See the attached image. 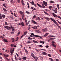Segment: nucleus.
<instances>
[{
	"mask_svg": "<svg viewBox=\"0 0 61 61\" xmlns=\"http://www.w3.org/2000/svg\"><path fill=\"white\" fill-rule=\"evenodd\" d=\"M27 34V31H25L24 32V35H26Z\"/></svg>",
	"mask_w": 61,
	"mask_h": 61,
	"instance_id": "e433bc0d",
	"label": "nucleus"
},
{
	"mask_svg": "<svg viewBox=\"0 0 61 61\" xmlns=\"http://www.w3.org/2000/svg\"><path fill=\"white\" fill-rule=\"evenodd\" d=\"M54 23L56 25L57 24V22H56V21H55V22H54Z\"/></svg>",
	"mask_w": 61,
	"mask_h": 61,
	"instance_id": "69168bd1",
	"label": "nucleus"
},
{
	"mask_svg": "<svg viewBox=\"0 0 61 61\" xmlns=\"http://www.w3.org/2000/svg\"><path fill=\"white\" fill-rule=\"evenodd\" d=\"M43 5H45V6H47V2L43 1Z\"/></svg>",
	"mask_w": 61,
	"mask_h": 61,
	"instance_id": "20e7f679",
	"label": "nucleus"
},
{
	"mask_svg": "<svg viewBox=\"0 0 61 61\" xmlns=\"http://www.w3.org/2000/svg\"><path fill=\"white\" fill-rule=\"evenodd\" d=\"M56 25H57V26H58H58H59V25H59L58 23H57Z\"/></svg>",
	"mask_w": 61,
	"mask_h": 61,
	"instance_id": "6e6d98bb",
	"label": "nucleus"
},
{
	"mask_svg": "<svg viewBox=\"0 0 61 61\" xmlns=\"http://www.w3.org/2000/svg\"><path fill=\"white\" fill-rule=\"evenodd\" d=\"M39 42L40 43H41V44H45V42H44L42 41H40Z\"/></svg>",
	"mask_w": 61,
	"mask_h": 61,
	"instance_id": "dca6fc26",
	"label": "nucleus"
},
{
	"mask_svg": "<svg viewBox=\"0 0 61 61\" xmlns=\"http://www.w3.org/2000/svg\"><path fill=\"white\" fill-rule=\"evenodd\" d=\"M37 20H41V19H40V18H39V17H38L37 18Z\"/></svg>",
	"mask_w": 61,
	"mask_h": 61,
	"instance_id": "cd10ccee",
	"label": "nucleus"
},
{
	"mask_svg": "<svg viewBox=\"0 0 61 61\" xmlns=\"http://www.w3.org/2000/svg\"><path fill=\"white\" fill-rule=\"evenodd\" d=\"M18 59H19L20 60L21 59V58H20V57H18Z\"/></svg>",
	"mask_w": 61,
	"mask_h": 61,
	"instance_id": "0e129e2a",
	"label": "nucleus"
},
{
	"mask_svg": "<svg viewBox=\"0 0 61 61\" xmlns=\"http://www.w3.org/2000/svg\"><path fill=\"white\" fill-rule=\"evenodd\" d=\"M52 6H50L49 7V9H50V10H51V8H52Z\"/></svg>",
	"mask_w": 61,
	"mask_h": 61,
	"instance_id": "4c0bfd02",
	"label": "nucleus"
},
{
	"mask_svg": "<svg viewBox=\"0 0 61 61\" xmlns=\"http://www.w3.org/2000/svg\"><path fill=\"white\" fill-rule=\"evenodd\" d=\"M47 20H48V21H50V19L48 18H47Z\"/></svg>",
	"mask_w": 61,
	"mask_h": 61,
	"instance_id": "680f3d73",
	"label": "nucleus"
},
{
	"mask_svg": "<svg viewBox=\"0 0 61 61\" xmlns=\"http://www.w3.org/2000/svg\"><path fill=\"white\" fill-rule=\"evenodd\" d=\"M16 55L18 57L19 56V55H18L17 53H16Z\"/></svg>",
	"mask_w": 61,
	"mask_h": 61,
	"instance_id": "a18cd8bd",
	"label": "nucleus"
},
{
	"mask_svg": "<svg viewBox=\"0 0 61 61\" xmlns=\"http://www.w3.org/2000/svg\"><path fill=\"white\" fill-rule=\"evenodd\" d=\"M44 18H45V19H46V20H47V18H48V17H46L44 16Z\"/></svg>",
	"mask_w": 61,
	"mask_h": 61,
	"instance_id": "603ef678",
	"label": "nucleus"
},
{
	"mask_svg": "<svg viewBox=\"0 0 61 61\" xmlns=\"http://www.w3.org/2000/svg\"><path fill=\"white\" fill-rule=\"evenodd\" d=\"M18 39H19V38H18V37L15 40V41L16 42V41H18Z\"/></svg>",
	"mask_w": 61,
	"mask_h": 61,
	"instance_id": "c9c22d12",
	"label": "nucleus"
},
{
	"mask_svg": "<svg viewBox=\"0 0 61 61\" xmlns=\"http://www.w3.org/2000/svg\"><path fill=\"white\" fill-rule=\"evenodd\" d=\"M31 43H32V41H28L27 42V43H28V44H30Z\"/></svg>",
	"mask_w": 61,
	"mask_h": 61,
	"instance_id": "2f4dec72",
	"label": "nucleus"
},
{
	"mask_svg": "<svg viewBox=\"0 0 61 61\" xmlns=\"http://www.w3.org/2000/svg\"><path fill=\"white\" fill-rule=\"evenodd\" d=\"M4 27L6 29H8L9 27L7 26H4Z\"/></svg>",
	"mask_w": 61,
	"mask_h": 61,
	"instance_id": "7c9ffc66",
	"label": "nucleus"
},
{
	"mask_svg": "<svg viewBox=\"0 0 61 61\" xmlns=\"http://www.w3.org/2000/svg\"><path fill=\"white\" fill-rule=\"evenodd\" d=\"M32 23L33 24H35V25H37V24H38V23H37L36 22L33 20H32Z\"/></svg>",
	"mask_w": 61,
	"mask_h": 61,
	"instance_id": "39448f33",
	"label": "nucleus"
},
{
	"mask_svg": "<svg viewBox=\"0 0 61 61\" xmlns=\"http://www.w3.org/2000/svg\"><path fill=\"white\" fill-rule=\"evenodd\" d=\"M49 34V33H47L45 34L44 35V36L45 37H46V36H47Z\"/></svg>",
	"mask_w": 61,
	"mask_h": 61,
	"instance_id": "ddd939ff",
	"label": "nucleus"
},
{
	"mask_svg": "<svg viewBox=\"0 0 61 61\" xmlns=\"http://www.w3.org/2000/svg\"><path fill=\"white\" fill-rule=\"evenodd\" d=\"M3 9L4 11V12H6L7 11L6 10V9H5V8H3Z\"/></svg>",
	"mask_w": 61,
	"mask_h": 61,
	"instance_id": "a878e982",
	"label": "nucleus"
},
{
	"mask_svg": "<svg viewBox=\"0 0 61 61\" xmlns=\"http://www.w3.org/2000/svg\"><path fill=\"white\" fill-rule=\"evenodd\" d=\"M2 17H3V18H5V16L4 15H2Z\"/></svg>",
	"mask_w": 61,
	"mask_h": 61,
	"instance_id": "c85d7f7f",
	"label": "nucleus"
},
{
	"mask_svg": "<svg viewBox=\"0 0 61 61\" xmlns=\"http://www.w3.org/2000/svg\"><path fill=\"white\" fill-rule=\"evenodd\" d=\"M18 25H21L22 26H24V23L23 22H22L21 23H19Z\"/></svg>",
	"mask_w": 61,
	"mask_h": 61,
	"instance_id": "6e6552de",
	"label": "nucleus"
},
{
	"mask_svg": "<svg viewBox=\"0 0 61 61\" xmlns=\"http://www.w3.org/2000/svg\"><path fill=\"white\" fill-rule=\"evenodd\" d=\"M22 18L23 20H25V15L24 14L22 15Z\"/></svg>",
	"mask_w": 61,
	"mask_h": 61,
	"instance_id": "a211bd4d",
	"label": "nucleus"
},
{
	"mask_svg": "<svg viewBox=\"0 0 61 61\" xmlns=\"http://www.w3.org/2000/svg\"><path fill=\"white\" fill-rule=\"evenodd\" d=\"M51 46H54V47H56V46L54 44H51Z\"/></svg>",
	"mask_w": 61,
	"mask_h": 61,
	"instance_id": "412c9836",
	"label": "nucleus"
},
{
	"mask_svg": "<svg viewBox=\"0 0 61 61\" xmlns=\"http://www.w3.org/2000/svg\"><path fill=\"white\" fill-rule=\"evenodd\" d=\"M27 5H28V6H29V4L28 3V2H27Z\"/></svg>",
	"mask_w": 61,
	"mask_h": 61,
	"instance_id": "e2e57ef3",
	"label": "nucleus"
},
{
	"mask_svg": "<svg viewBox=\"0 0 61 61\" xmlns=\"http://www.w3.org/2000/svg\"><path fill=\"white\" fill-rule=\"evenodd\" d=\"M15 59L16 61H17V60H18L17 59H16V57H15Z\"/></svg>",
	"mask_w": 61,
	"mask_h": 61,
	"instance_id": "4d7b16f0",
	"label": "nucleus"
},
{
	"mask_svg": "<svg viewBox=\"0 0 61 61\" xmlns=\"http://www.w3.org/2000/svg\"><path fill=\"white\" fill-rule=\"evenodd\" d=\"M4 56H5V57H8V56H9L8 55H6V54H3Z\"/></svg>",
	"mask_w": 61,
	"mask_h": 61,
	"instance_id": "2eb2a0df",
	"label": "nucleus"
},
{
	"mask_svg": "<svg viewBox=\"0 0 61 61\" xmlns=\"http://www.w3.org/2000/svg\"><path fill=\"white\" fill-rule=\"evenodd\" d=\"M32 41H33V42H34V43H38V42H37V41H34V40H32Z\"/></svg>",
	"mask_w": 61,
	"mask_h": 61,
	"instance_id": "4be33fe9",
	"label": "nucleus"
},
{
	"mask_svg": "<svg viewBox=\"0 0 61 61\" xmlns=\"http://www.w3.org/2000/svg\"><path fill=\"white\" fill-rule=\"evenodd\" d=\"M31 36H33L34 37H40V38H42V37L40 36H38V35H34V34L33 33H31Z\"/></svg>",
	"mask_w": 61,
	"mask_h": 61,
	"instance_id": "f03ea898",
	"label": "nucleus"
},
{
	"mask_svg": "<svg viewBox=\"0 0 61 61\" xmlns=\"http://www.w3.org/2000/svg\"><path fill=\"white\" fill-rule=\"evenodd\" d=\"M32 28H33V29H36V26H34V27H32Z\"/></svg>",
	"mask_w": 61,
	"mask_h": 61,
	"instance_id": "864d4df0",
	"label": "nucleus"
},
{
	"mask_svg": "<svg viewBox=\"0 0 61 61\" xmlns=\"http://www.w3.org/2000/svg\"><path fill=\"white\" fill-rule=\"evenodd\" d=\"M51 43L52 44H54L55 43V42L54 41H52Z\"/></svg>",
	"mask_w": 61,
	"mask_h": 61,
	"instance_id": "13d9d810",
	"label": "nucleus"
},
{
	"mask_svg": "<svg viewBox=\"0 0 61 61\" xmlns=\"http://www.w3.org/2000/svg\"><path fill=\"white\" fill-rule=\"evenodd\" d=\"M57 21H58V24H60H60H61V23L60 22H59V21H58V20H57Z\"/></svg>",
	"mask_w": 61,
	"mask_h": 61,
	"instance_id": "09e8293b",
	"label": "nucleus"
},
{
	"mask_svg": "<svg viewBox=\"0 0 61 61\" xmlns=\"http://www.w3.org/2000/svg\"><path fill=\"white\" fill-rule=\"evenodd\" d=\"M19 13H20V15H22L23 14V13L21 11H20Z\"/></svg>",
	"mask_w": 61,
	"mask_h": 61,
	"instance_id": "5701e85b",
	"label": "nucleus"
},
{
	"mask_svg": "<svg viewBox=\"0 0 61 61\" xmlns=\"http://www.w3.org/2000/svg\"><path fill=\"white\" fill-rule=\"evenodd\" d=\"M49 19H51V20H52V21H53V20H54V19H52L51 18H50Z\"/></svg>",
	"mask_w": 61,
	"mask_h": 61,
	"instance_id": "052dcab7",
	"label": "nucleus"
},
{
	"mask_svg": "<svg viewBox=\"0 0 61 61\" xmlns=\"http://www.w3.org/2000/svg\"><path fill=\"white\" fill-rule=\"evenodd\" d=\"M21 3L22 5L24 6L25 5V3L24 2V1L23 0H21Z\"/></svg>",
	"mask_w": 61,
	"mask_h": 61,
	"instance_id": "0eeeda50",
	"label": "nucleus"
},
{
	"mask_svg": "<svg viewBox=\"0 0 61 61\" xmlns=\"http://www.w3.org/2000/svg\"><path fill=\"white\" fill-rule=\"evenodd\" d=\"M12 31L13 32H14V31H15V29L12 28Z\"/></svg>",
	"mask_w": 61,
	"mask_h": 61,
	"instance_id": "de8ad7c7",
	"label": "nucleus"
},
{
	"mask_svg": "<svg viewBox=\"0 0 61 61\" xmlns=\"http://www.w3.org/2000/svg\"><path fill=\"white\" fill-rule=\"evenodd\" d=\"M52 15L53 16H54V17H57V15L56 14H54V13H52Z\"/></svg>",
	"mask_w": 61,
	"mask_h": 61,
	"instance_id": "9b49d317",
	"label": "nucleus"
},
{
	"mask_svg": "<svg viewBox=\"0 0 61 61\" xmlns=\"http://www.w3.org/2000/svg\"><path fill=\"white\" fill-rule=\"evenodd\" d=\"M14 49H15V48H13L12 51V48L10 49V53H11V56H13V53H14Z\"/></svg>",
	"mask_w": 61,
	"mask_h": 61,
	"instance_id": "7ed1b4c3",
	"label": "nucleus"
},
{
	"mask_svg": "<svg viewBox=\"0 0 61 61\" xmlns=\"http://www.w3.org/2000/svg\"><path fill=\"white\" fill-rule=\"evenodd\" d=\"M26 14H30V12H29L28 11H26Z\"/></svg>",
	"mask_w": 61,
	"mask_h": 61,
	"instance_id": "49530a36",
	"label": "nucleus"
},
{
	"mask_svg": "<svg viewBox=\"0 0 61 61\" xmlns=\"http://www.w3.org/2000/svg\"><path fill=\"white\" fill-rule=\"evenodd\" d=\"M18 35H19V34H20V31H19L17 34Z\"/></svg>",
	"mask_w": 61,
	"mask_h": 61,
	"instance_id": "338daca9",
	"label": "nucleus"
},
{
	"mask_svg": "<svg viewBox=\"0 0 61 61\" xmlns=\"http://www.w3.org/2000/svg\"><path fill=\"white\" fill-rule=\"evenodd\" d=\"M37 5H38V6H39V7H42V6L40 5L38 3H37Z\"/></svg>",
	"mask_w": 61,
	"mask_h": 61,
	"instance_id": "6ab92c4d",
	"label": "nucleus"
},
{
	"mask_svg": "<svg viewBox=\"0 0 61 61\" xmlns=\"http://www.w3.org/2000/svg\"><path fill=\"white\" fill-rule=\"evenodd\" d=\"M50 60L51 61H54V60H53V59L50 58H49Z\"/></svg>",
	"mask_w": 61,
	"mask_h": 61,
	"instance_id": "ea45409f",
	"label": "nucleus"
},
{
	"mask_svg": "<svg viewBox=\"0 0 61 61\" xmlns=\"http://www.w3.org/2000/svg\"><path fill=\"white\" fill-rule=\"evenodd\" d=\"M48 37H55V36H53L49 35L48 36Z\"/></svg>",
	"mask_w": 61,
	"mask_h": 61,
	"instance_id": "aec40b11",
	"label": "nucleus"
},
{
	"mask_svg": "<svg viewBox=\"0 0 61 61\" xmlns=\"http://www.w3.org/2000/svg\"><path fill=\"white\" fill-rule=\"evenodd\" d=\"M39 46L40 47H43V46L42 45H40Z\"/></svg>",
	"mask_w": 61,
	"mask_h": 61,
	"instance_id": "bf43d9fd",
	"label": "nucleus"
},
{
	"mask_svg": "<svg viewBox=\"0 0 61 61\" xmlns=\"http://www.w3.org/2000/svg\"><path fill=\"white\" fill-rule=\"evenodd\" d=\"M35 32H37V33H40V31L39 30H35Z\"/></svg>",
	"mask_w": 61,
	"mask_h": 61,
	"instance_id": "4468645a",
	"label": "nucleus"
},
{
	"mask_svg": "<svg viewBox=\"0 0 61 61\" xmlns=\"http://www.w3.org/2000/svg\"><path fill=\"white\" fill-rule=\"evenodd\" d=\"M14 15L15 17H17V16H16V15H15V13H14Z\"/></svg>",
	"mask_w": 61,
	"mask_h": 61,
	"instance_id": "79ce46f5",
	"label": "nucleus"
},
{
	"mask_svg": "<svg viewBox=\"0 0 61 61\" xmlns=\"http://www.w3.org/2000/svg\"><path fill=\"white\" fill-rule=\"evenodd\" d=\"M57 6L58 9H59V5L57 4Z\"/></svg>",
	"mask_w": 61,
	"mask_h": 61,
	"instance_id": "37998d69",
	"label": "nucleus"
},
{
	"mask_svg": "<svg viewBox=\"0 0 61 61\" xmlns=\"http://www.w3.org/2000/svg\"><path fill=\"white\" fill-rule=\"evenodd\" d=\"M51 3H55V2L54 1L51 0L50 1Z\"/></svg>",
	"mask_w": 61,
	"mask_h": 61,
	"instance_id": "393cba45",
	"label": "nucleus"
},
{
	"mask_svg": "<svg viewBox=\"0 0 61 61\" xmlns=\"http://www.w3.org/2000/svg\"><path fill=\"white\" fill-rule=\"evenodd\" d=\"M25 53H26L27 54H28V51H27V50H25Z\"/></svg>",
	"mask_w": 61,
	"mask_h": 61,
	"instance_id": "f704fd0d",
	"label": "nucleus"
},
{
	"mask_svg": "<svg viewBox=\"0 0 61 61\" xmlns=\"http://www.w3.org/2000/svg\"><path fill=\"white\" fill-rule=\"evenodd\" d=\"M20 0H17V2L18 3H20Z\"/></svg>",
	"mask_w": 61,
	"mask_h": 61,
	"instance_id": "3c124183",
	"label": "nucleus"
},
{
	"mask_svg": "<svg viewBox=\"0 0 61 61\" xmlns=\"http://www.w3.org/2000/svg\"><path fill=\"white\" fill-rule=\"evenodd\" d=\"M24 36V34L22 35L21 36L20 39H22V37H23V36Z\"/></svg>",
	"mask_w": 61,
	"mask_h": 61,
	"instance_id": "473e14b6",
	"label": "nucleus"
},
{
	"mask_svg": "<svg viewBox=\"0 0 61 61\" xmlns=\"http://www.w3.org/2000/svg\"><path fill=\"white\" fill-rule=\"evenodd\" d=\"M46 30H47V29L45 28L44 29H42V31L43 32H46Z\"/></svg>",
	"mask_w": 61,
	"mask_h": 61,
	"instance_id": "1a4fd4ad",
	"label": "nucleus"
},
{
	"mask_svg": "<svg viewBox=\"0 0 61 61\" xmlns=\"http://www.w3.org/2000/svg\"><path fill=\"white\" fill-rule=\"evenodd\" d=\"M48 56H50V57H51L52 56H51V55L50 54H49L48 55Z\"/></svg>",
	"mask_w": 61,
	"mask_h": 61,
	"instance_id": "8fccbe9b",
	"label": "nucleus"
},
{
	"mask_svg": "<svg viewBox=\"0 0 61 61\" xmlns=\"http://www.w3.org/2000/svg\"><path fill=\"white\" fill-rule=\"evenodd\" d=\"M10 46H11V47H14V44H11Z\"/></svg>",
	"mask_w": 61,
	"mask_h": 61,
	"instance_id": "72a5a7b5",
	"label": "nucleus"
},
{
	"mask_svg": "<svg viewBox=\"0 0 61 61\" xmlns=\"http://www.w3.org/2000/svg\"><path fill=\"white\" fill-rule=\"evenodd\" d=\"M58 28H60H60H61V27H60L59 26L58 27Z\"/></svg>",
	"mask_w": 61,
	"mask_h": 61,
	"instance_id": "774afa93",
	"label": "nucleus"
},
{
	"mask_svg": "<svg viewBox=\"0 0 61 61\" xmlns=\"http://www.w3.org/2000/svg\"><path fill=\"white\" fill-rule=\"evenodd\" d=\"M28 39H30V40H32V39H33V38H32L29 37L28 38Z\"/></svg>",
	"mask_w": 61,
	"mask_h": 61,
	"instance_id": "58836bf2",
	"label": "nucleus"
},
{
	"mask_svg": "<svg viewBox=\"0 0 61 61\" xmlns=\"http://www.w3.org/2000/svg\"><path fill=\"white\" fill-rule=\"evenodd\" d=\"M57 8H56L54 10V12L55 13H57Z\"/></svg>",
	"mask_w": 61,
	"mask_h": 61,
	"instance_id": "f3484780",
	"label": "nucleus"
},
{
	"mask_svg": "<svg viewBox=\"0 0 61 61\" xmlns=\"http://www.w3.org/2000/svg\"><path fill=\"white\" fill-rule=\"evenodd\" d=\"M3 5L5 7V8H7V7L5 6V3L3 4Z\"/></svg>",
	"mask_w": 61,
	"mask_h": 61,
	"instance_id": "bb28decb",
	"label": "nucleus"
},
{
	"mask_svg": "<svg viewBox=\"0 0 61 61\" xmlns=\"http://www.w3.org/2000/svg\"><path fill=\"white\" fill-rule=\"evenodd\" d=\"M42 55H47V53L46 52H43L42 53Z\"/></svg>",
	"mask_w": 61,
	"mask_h": 61,
	"instance_id": "f8f14e48",
	"label": "nucleus"
},
{
	"mask_svg": "<svg viewBox=\"0 0 61 61\" xmlns=\"http://www.w3.org/2000/svg\"><path fill=\"white\" fill-rule=\"evenodd\" d=\"M32 5H34L35 4H34V2L32 0Z\"/></svg>",
	"mask_w": 61,
	"mask_h": 61,
	"instance_id": "a19ab883",
	"label": "nucleus"
},
{
	"mask_svg": "<svg viewBox=\"0 0 61 61\" xmlns=\"http://www.w3.org/2000/svg\"><path fill=\"white\" fill-rule=\"evenodd\" d=\"M57 17L59 18H60V19H61V17L59 16H58Z\"/></svg>",
	"mask_w": 61,
	"mask_h": 61,
	"instance_id": "5fc2aeb1",
	"label": "nucleus"
},
{
	"mask_svg": "<svg viewBox=\"0 0 61 61\" xmlns=\"http://www.w3.org/2000/svg\"><path fill=\"white\" fill-rule=\"evenodd\" d=\"M22 59L23 60H24L25 61L26 59V57H23L22 58Z\"/></svg>",
	"mask_w": 61,
	"mask_h": 61,
	"instance_id": "9d476101",
	"label": "nucleus"
},
{
	"mask_svg": "<svg viewBox=\"0 0 61 61\" xmlns=\"http://www.w3.org/2000/svg\"><path fill=\"white\" fill-rule=\"evenodd\" d=\"M11 27H8V29H11V28H13V27L12 26V25H11Z\"/></svg>",
	"mask_w": 61,
	"mask_h": 61,
	"instance_id": "c756f323",
	"label": "nucleus"
},
{
	"mask_svg": "<svg viewBox=\"0 0 61 61\" xmlns=\"http://www.w3.org/2000/svg\"><path fill=\"white\" fill-rule=\"evenodd\" d=\"M5 25H8V24L6 22H5Z\"/></svg>",
	"mask_w": 61,
	"mask_h": 61,
	"instance_id": "c03bdc74",
	"label": "nucleus"
},
{
	"mask_svg": "<svg viewBox=\"0 0 61 61\" xmlns=\"http://www.w3.org/2000/svg\"><path fill=\"white\" fill-rule=\"evenodd\" d=\"M2 38L4 42H6V43H7V42H8V41H7V40H6V39L3 37H2Z\"/></svg>",
	"mask_w": 61,
	"mask_h": 61,
	"instance_id": "423d86ee",
	"label": "nucleus"
},
{
	"mask_svg": "<svg viewBox=\"0 0 61 61\" xmlns=\"http://www.w3.org/2000/svg\"><path fill=\"white\" fill-rule=\"evenodd\" d=\"M31 55L33 57V58H34V59H36L35 61H37V60L38 59V58H37V57H35V55L33 53L31 54Z\"/></svg>",
	"mask_w": 61,
	"mask_h": 61,
	"instance_id": "f257e3e1",
	"label": "nucleus"
},
{
	"mask_svg": "<svg viewBox=\"0 0 61 61\" xmlns=\"http://www.w3.org/2000/svg\"><path fill=\"white\" fill-rule=\"evenodd\" d=\"M5 58L7 60V61H10V59H8L7 57H5Z\"/></svg>",
	"mask_w": 61,
	"mask_h": 61,
	"instance_id": "b1692460",
	"label": "nucleus"
}]
</instances>
